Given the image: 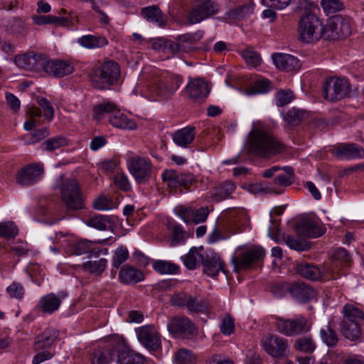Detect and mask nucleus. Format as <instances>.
<instances>
[{
	"label": "nucleus",
	"mask_w": 364,
	"mask_h": 364,
	"mask_svg": "<svg viewBox=\"0 0 364 364\" xmlns=\"http://www.w3.org/2000/svg\"><path fill=\"white\" fill-rule=\"evenodd\" d=\"M107 264V259L100 258L97 260H90L83 263L82 267L87 272L100 275L105 271Z\"/></svg>",
	"instance_id": "37998d69"
},
{
	"label": "nucleus",
	"mask_w": 364,
	"mask_h": 364,
	"mask_svg": "<svg viewBox=\"0 0 364 364\" xmlns=\"http://www.w3.org/2000/svg\"><path fill=\"white\" fill-rule=\"evenodd\" d=\"M67 295L65 291L47 294L40 298L38 308L42 313L50 315L60 309L63 299Z\"/></svg>",
	"instance_id": "dca6fc26"
},
{
	"label": "nucleus",
	"mask_w": 364,
	"mask_h": 364,
	"mask_svg": "<svg viewBox=\"0 0 364 364\" xmlns=\"http://www.w3.org/2000/svg\"><path fill=\"white\" fill-rule=\"evenodd\" d=\"M295 348L304 353H312L315 350L316 346L311 338L303 337L296 341Z\"/></svg>",
	"instance_id": "864d4df0"
},
{
	"label": "nucleus",
	"mask_w": 364,
	"mask_h": 364,
	"mask_svg": "<svg viewBox=\"0 0 364 364\" xmlns=\"http://www.w3.org/2000/svg\"><path fill=\"white\" fill-rule=\"evenodd\" d=\"M173 306H184L190 314L205 312L208 309V302L199 297L193 296L186 293H178L171 298Z\"/></svg>",
	"instance_id": "9b49d317"
},
{
	"label": "nucleus",
	"mask_w": 364,
	"mask_h": 364,
	"mask_svg": "<svg viewBox=\"0 0 364 364\" xmlns=\"http://www.w3.org/2000/svg\"><path fill=\"white\" fill-rule=\"evenodd\" d=\"M263 350L274 358H283L288 355L289 345L287 339L277 335H268L262 340Z\"/></svg>",
	"instance_id": "f8f14e48"
},
{
	"label": "nucleus",
	"mask_w": 364,
	"mask_h": 364,
	"mask_svg": "<svg viewBox=\"0 0 364 364\" xmlns=\"http://www.w3.org/2000/svg\"><path fill=\"white\" fill-rule=\"evenodd\" d=\"M323 30V38L328 40H335L344 38L351 33V26L347 19L341 16H336L329 18Z\"/></svg>",
	"instance_id": "9d476101"
},
{
	"label": "nucleus",
	"mask_w": 364,
	"mask_h": 364,
	"mask_svg": "<svg viewBox=\"0 0 364 364\" xmlns=\"http://www.w3.org/2000/svg\"><path fill=\"white\" fill-rule=\"evenodd\" d=\"M203 264L204 272L210 277L217 276L220 271L224 272V263L217 253L211 252L210 255H206Z\"/></svg>",
	"instance_id": "c85d7f7f"
},
{
	"label": "nucleus",
	"mask_w": 364,
	"mask_h": 364,
	"mask_svg": "<svg viewBox=\"0 0 364 364\" xmlns=\"http://www.w3.org/2000/svg\"><path fill=\"white\" fill-rule=\"evenodd\" d=\"M92 207L95 210L105 211L112 209L114 208V203L112 200L104 196H100L93 200Z\"/></svg>",
	"instance_id": "6e6d98bb"
},
{
	"label": "nucleus",
	"mask_w": 364,
	"mask_h": 364,
	"mask_svg": "<svg viewBox=\"0 0 364 364\" xmlns=\"http://www.w3.org/2000/svg\"><path fill=\"white\" fill-rule=\"evenodd\" d=\"M286 245L291 249L296 251H304L309 249V245L301 240L292 236L287 235L284 237Z\"/></svg>",
	"instance_id": "bf43d9fd"
},
{
	"label": "nucleus",
	"mask_w": 364,
	"mask_h": 364,
	"mask_svg": "<svg viewBox=\"0 0 364 364\" xmlns=\"http://www.w3.org/2000/svg\"><path fill=\"white\" fill-rule=\"evenodd\" d=\"M129 251L125 247H119L114 252L112 257V265L119 268L129 258Z\"/></svg>",
	"instance_id": "8fccbe9b"
},
{
	"label": "nucleus",
	"mask_w": 364,
	"mask_h": 364,
	"mask_svg": "<svg viewBox=\"0 0 364 364\" xmlns=\"http://www.w3.org/2000/svg\"><path fill=\"white\" fill-rule=\"evenodd\" d=\"M46 56L33 53L18 55L14 58L15 64L26 70L38 72L44 70Z\"/></svg>",
	"instance_id": "ddd939ff"
},
{
	"label": "nucleus",
	"mask_w": 364,
	"mask_h": 364,
	"mask_svg": "<svg viewBox=\"0 0 364 364\" xmlns=\"http://www.w3.org/2000/svg\"><path fill=\"white\" fill-rule=\"evenodd\" d=\"M218 10L217 5L210 0H203L196 5L189 14L191 23H198L213 15Z\"/></svg>",
	"instance_id": "a211bd4d"
},
{
	"label": "nucleus",
	"mask_w": 364,
	"mask_h": 364,
	"mask_svg": "<svg viewBox=\"0 0 364 364\" xmlns=\"http://www.w3.org/2000/svg\"><path fill=\"white\" fill-rule=\"evenodd\" d=\"M320 336L322 341L328 347L336 346L338 341L336 332L328 326L320 330Z\"/></svg>",
	"instance_id": "09e8293b"
},
{
	"label": "nucleus",
	"mask_w": 364,
	"mask_h": 364,
	"mask_svg": "<svg viewBox=\"0 0 364 364\" xmlns=\"http://www.w3.org/2000/svg\"><path fill=\"white\" fill-rule=\"evenodd\" d=\"M275 66L282 70L296 71L301 68L299 60L290 55L285 53H274L272 55Z\"/></svg>",
	"instance_id": "4be33fe9"
},
{
	"label": "nucleus",
	"mask_w": 364,
	"mask_h": 364,
	"mask_svg": "<svg viewBox=\"0 0 364 364\" xmlns=\"http://www.w3.org/2000/svg\"><path fill=\"white\" fill-rule=\"evenodd\" d=\"M196 361V355L188 349L181 348L175 353L176 364H195Z\"/></svg>",
	"instance_id": "a18cd8bd"
},
{
	"label": "nucleus",
	"mask_w": 364,
	"mask_h": 364,
	"mask_svg": "<svg viewBox=\"0 0 364 364\" xmlns=\"http://www.w3.org/2000/svg\"><path fill=\"white\" fill-rule=\"evenodd\" d=\"M209 92L208 84L198 78L189 79L184 89L186 95L192 102L198 103L203 102L207 97Z\"/></svg>",
	"instance_id": "4468645a"
},
{
	"label": "nucleus",
	"mask_w": 364,
	"mask_h": 364,
	"mask_svg": "<svg viewBox=\"0 0 364 364\" xmlns=\"http://www.w3.org/2000/svg\"><path fill=\"white\" fill-rule=\"evenodd\" d=\"M141 14L147 21L159 27L166 25V18L161 10L156 6H147L141 9Z\"/></svg>",
	"instance_id": "7c9ffc66"
},
{
	"label": "nucleus",
	"mask_w": 364,
	"mask_h": 364,
	"mask_svg": "<svg viewBox=\"0 0 364 364\" xmlns=\"http://www.w3.org/2000/svg\"><path fill=\"white\" fill-rule=\"evenodd\" d=\"M43 167L33 164L23 167L16 176V182L21 186H28L34 184L42 178Z\"/></svg>",
	"instance_id": "2eb2a0df"
},
{
	"label": "nucleus",
	"mask_w": 364,
	"mask_h": 364,
	"mask_svg": "<svg viewBox=\"0 0 364 364\" xmlns=\"http://www.w3.org/2000/svg\"><path fill=\"white\" fill-rule=\"evenodd\" d=\"M120 77V66L113 60H106L92 68L90 80L92 85L98 90H107L117 83Z\"/></svg>",
	"instance_id": "7ed1b4c3"
},
{
	"label": "nucleus",
	"mask_w": 364,
	"mask_h": 364,
	"mask_svg": "<svg viewBox=\"0 0 364 364\" xmlns=\"http://www.w3.org/2000/svg\"><path fill=\"white\" fill-rule=\"evenodd\" d=\"M241 55L245 62L252 67H256L261 63V58L258 53L251 48H247L242 50Z\"/></svg>",
	"instance_id": "5fc2aeb1"
},
{
	"label": "nucleus",
	"mask_w": 364,
	"mask_h": 364,
	"mask_svg": "<svg viewBox=\"0 0 364 364\" xmlns=\"http://www.w3.org/2000/svg\"><path fill=\"white\" fill-rule=\"evenodd\" d=\"M196 136L195 128L188 126L171 134L174 144L181 148H188L194 141Z\"/></svg>",
	"instance_id": "a878e982"
},
{
	"label": "nucleus",
	"mask_w": 364,
	"mask_h": 364,
	"mask_svg": "<svg viewBox=\"0 0 364 364\" xmlns=\"http://www.w3.org/2000/svg\"><path fill=\"white\" fill-rule=\"evenodd\" d=\"M183 82V77L169 72L157 75L144 91L143 96L150 101L156 102L171 98Z\"/></svg>",
	"instance_id": "f03ea898"
},
{
	"label": "nucleus",
	"mask_w": 364,
	"mask_h": 364,
	"mask_svg": "<svg viewBox=\"0 0 364 364\" xmlns=\"http://www.w3.org/2000/svg\"><path fill=\"white\" fill-rule=\"evenodd\" d=\"M77 42L81 46L88 49L102 48L108 43L104 36L95 35L82 36L77 39Z\"/></svg>",
	"instance_id": "72a5a7b5"
},
{
	"label": "nucleus",
	"mask_w": 364,
	"mask_h": 364,
	"mask_svg": "<svg viewBox=\"0 0 364 364\" xmlns=\"http://www.w3.org/2000/svg\"><path fill=\"white\" fill-rule=\"evenodd\" d=\"M235 190V185L232 181H225L215 188L211 193V198L216 202H220L230 197Z\"/></svg>",
	"instance_id": "c9c22d12"
},
{
	"label": "nucleus",
	"mask_w": 364,
	"mask_h": 364,
	"mask_svg": "<svg viewBox=\"0 0 364 364\" xmlns=\"http://www.w3.org/2000/svg\"><path fill=\"white\" fill-rule=\"evenodd\" d=\"M18 234V228L13 222L0 223V237L11 238Z\"/></svg>",
	"instance_id": "603ef678"
},
{
	"label": "nucleus",
	"mask_w": 364,
	"mask_h": 364,
	"mask_svg": "<svg viewBox=\"0 0 364 364\" xmlns=\"http://www.w3.org/2000/svg\"><path fill=\"white\" fill-rule=\"evenodd\" d=\"M297 272L299 274L310 280H317L322 277V271L315 265L302 263L298 265Z\"/></svg>",
	"instance_id": "e433bc0d"
},
{
	"label": "nucleus",
	"mask_w": 364,
	"mask_h": 364,
	"mask_svg": "<svg viewBox=\"0 0 364 364\" xmlns=\"http://www.w3.org/2000/svg\"><path fill=\"white\" fill-rule=\"evenodd\" d=\"M332 154L339 159L364 158V149L355 144H341L333 148Z\"/></svg>",
	"instance_id": "5701e85b"
},
{
	"label": "nucleus",
	"mask_w": 364,
	"mask_h": 364,
	"mask_svg": "<svg viewBox=\"0 0 364 364\" xmlns=\"http://www.w3.org/2000/svg\"><path fill=\"white\" fill-rule=\"evenodd\" d=\"M178 178L179 173L173 170H166L162 173L164 181L166 182L170 188H177L180 186Z\"/></svg>",
	"instance_id": "680f3d73"
},
{
	"label": "nucleus",
	"mask_w": 364,
	"mask_h": 364,
	"mask_svg": "<svg viewBox=\"0 0 364 364\" xmlns=\"http://www.w3.org/2000/svg\"><path fill=\"white\" fill-rule=\"evenodd\" d=\"M118 360L120 364H146L144 357L132 350L122 352Z\"/></svg>",
	"instance_id": "ea45409f"
},
{
	"label": "nucleus",
	"mask_w": 364,
	"mask_h": 364,
	"mask_svg": "<svg viewBox=\"0 0 364 364\" xmlns=\"http://www.w3.org/2000/svg\"><path fill=\"white\" fill-rule=\"evenodd\" d=\"M169 331L174 334L193 335L196 331V326L187 317H177L168 324Z\"/></svg>",
	"instance_id": "b1692460"
},
{
	"label": "nucleus",
	"mask_w": 364,
	"mask_h": 364,
	"mask_svg": "<svg viewBox=\"0 0 364 364\" xmlns=\"http://www.w3.org/2000/svg\"><path fill=\"white\" fill-rule=\"evenodd\" d=\"M324 29L323 21L313 13L304 14L299 21L298 33L304 43H314L323 38Z\"/></svg>",
	"instance_id": "20e7f679"
},
{
	"label": "nucleus",
	"mask_w": 364,
	"mask_h": 364,
	"mask_svg": "<svg viewBox=\"0 0 364 364\" xmlns=\"http://www.w3.org/2000/svg\"><path fill=\"white\" fill-rule=\"evenodd\" d=\"M59 336V332L55 328H46L36 338L34 348L36 350L50 349Z\"/></svg>",
	"instance_id": "cd10ccee"
},
{
	"label": "nucleus",
	"mask_w": 364,
	"mask_h": 364,
	"mask_svg": "<svg viewBox=\"0 0 364 364\" xmlns=\"http://www.w3.org/2000/svg\"><path fill=\"white\" fill-rule=\"evenodd\" d=\"M185 237L186 232L183 231V228L180 225L174 224L172 227V238L171 245L172 246L177 245L184 240Z\"/></svg>",
	"instance_id": "338daca9"
},
{
	"label": "nucleus",
	"mask_w": 364,
	"mask_h": 364,
	"mask_svg": "<svg viewBox=\"0 0 364 364\" xmlns=\"http://www.w3.org/2000/svg\"><path fill=\"white\" fill-rule=\"evenodd\" d=\"M137 338L146 348L156 350L161 346V339L156 328L151 326H144L136 331Z\"/></svg>",
	"instance_id": "6ab92c4d"
},
{
	"label": "nucleus",
	"mask_w": 364,
	"mask_h": 364,
	"mask_svg": "<svg viewBox=\"0 0 364 364\" xmlns=\"http://www.w3.org/2000/svg\"><path fill=\"white\" fill-rule=\"evenodd\" d=\"M57 237L60 246L63 247L69 254L82 255L86 253H102L108 254L107 249L97 250L95 247V244H104L107 241V238L90 241L85 239H77L72 237L63 235L62 233L58 234Z\"/></svg>",
	"instance_id": "39448f33"
},
{
	"label": "nucleus",
	"mask_w": 364,
	"mask_h": 364,
	"mask_svg": "<svg viewBox=\"0 0 364 364\" xmlns=\"http://www.w3.org/2000/svg\"><path fill=\"white\" fill-rule=\"evenodd\" d=\"M109 122L113 127L118 129L134 130L137 127L134 119L128 118L124 113L119 109L109 114Z\"/></svg>",
	"instance_id": "c756f323"
},
{
	"label": "nucleus",
	"mask_w": 364,
	"mask_h": 364,
	"mask_svg": "<svg viewBox=\"0 0 364 364\" xmlns=\"http://www.w3.org/2000/svg\"><path fill=\"white\" fill-rule=\"evenodd\" d=\"M120 282L125 284H134L141 282L144 279L141 270L129 264L123 266L119 272Z\"/></svg>",
	"instance_id": "bb28decb"
},
{
	"label": "nucleus",
	"mask_w": 364,
	"mask_h": 364,
	"mask_svg": "<svg viewBox=\"0 0 364 364\" xmlns=\"http://www.w3.org/2000/svg\"><path fill=\"white\" fill-rule=\"evenodd\" d=\"M153 269L161 274H176L178 267L168 261L156 260L152 264Z\"/></svg>",
	"instance_id": "c03bdc74"
},
{
	"label": "nucleus",
	"mask_w": 364,
	"mask_h": 364,
	"mask_svg": "<svg viewBox=\"0 0 364 364\" xmlns=\"http://www.w3.org/2000/svg\"><path fill=\"white\" fill-rule=\"evenodd\" d=\"M43 70L50 76L63 77L73 73L74 65L68 60H49L46 58Z\"/></svg>",
	"instance_id": "aec40b11"
},
{
	"label": "nucleus",
	"mask_w": 364,
	"mask_h": 364,
	"mask_svg": "<svg viewBox=\"0 0 364 364\" xmlns=\"http://www.w3.org/2000/svg\"><path fill=\"white\" fill-rule=\"evenodd\" d=\"M129 173L138 183H144L151 177L152 164L149 157L130 154L127 159Z\"/></svg>",
	"instance_id": "6e6552de"
},
{
	"label": "nucleus",
	"mask_w": 364,
	"mask_h": 364,
	"mask_svg": "<svg viewBox=\"0 0 364 364\" xmlns=\"http://www.w3.org/2000/svg\"><path fill=\"white\" fill-rule=\"evenodd\" d=\"M116 353L114 349L97 348L90 355L91 364H109Z\"/></svg>",
	"instance_id": "473e14b6"
},
{
	"label": "nucleus",
	"mask_w": 364,
	"mask_h": 364,
	"mask_svg": "<svg viewBox=\"0 0 364 364\" xmlns=\"http://www.w3.org/2000/svg\"><path fill=\"white\" fill-rule=\"evenodd\" d=\"M117 110H118V109L114 103L109 101H105L95 106L94 117L97 119H100L105 113L112 114L114 111Z\"/></svg>",
	"instance_id": "de8ad7c7"
},
{
	"label": "nucleus",
	"mask_w": 364,
	"mask_h": 364,
	"mask_svg": "<svg viewBox=\"0 0 364 364\" xmlns=\"http://www.w3.org/2000/svg\"><path fill=\"white\" fill-rule=\"evenodd\" d=\"M350 91V84L345 77H333L326 80L323 95L328 101H338L345 97Z\"/></svg>",
	"instance_id": "1a4fd4ad"
},
{
	"label": "nucleus",
	"mask_w": 364,
	"mask_h": 364,
	"mask_svg": "<svg viewBox=\"0 0 364 364\" xmlns=\"http://www.w3.org/2000/svg\"><path fill=\"white\" fill-rule=\"evenodd\" d=\"M35 24L38 26L55 24L57 26H68L69 20L65 17H58L53 15H35L32 16Z\"/></svg>",
	"instance_id": "4c0bfd02"
},
{
	"label": "nucleus",
	"mask_w": 364,
	"mask_h": 364,
	"mask_svg": "<svg viewBox=\"0 0 364 364\" xmlns=\"http://www.w3.org/2000/svg\"><path fill=\"white\" fill-rule=\"evenodd\" d=\"M36 101L43 110L45 119L48 122L52 121L54 117V109L51 103L45 97H38Z\"/></svg>",
	"instance_id": "052dcab7"
},
{
	"label": "nucleus",
	"mask_w": 364,
	"mask_h": 364,
	"mask_svg": "<svg viewBox=\"0 0 364 364\" xmlns=\"http://www.w3.org/2000/svg\"><path fill=\"white\" fill-rule=\"evenodd\" d=\"M270 82L264 78L257 80L254 85L249 87L246 91L247 95L263 94L269 90Z\"/></svg>",
	"instance_id": "49530a36"
},
{
	"label": "nucleus",
	"mask_w": 364,
	"mask_h": 364,
	"mask_svg": "<svg viewBox=\"0 0 364 364\" xmlns=\"http://www.w3.org/2000/svg\"><path fill=\"white\" fill-rule=\"evenodd\" d=\"M343 313L344 318L342 322L358 323V320L364 318V314L362 311L350 304H346L343 306Z\"/></svg>",
	"instance_id": "79ce46f5"
},
{
	"label": "nucleus",
	"mask_w": 364,
	"mask_h": 364,
	"mask_svg": "<svg viewBox=\"0 0 364 364\" xmlns=\"http://www.w3.org/2000/svg\"><path fill=\"white\" fill-rule=\"evenodd\" d=\"M321 4L326 14L336 13L343 9V4L339 0H322Z\"/></svg>",
	"instance_id": "69168bd1"
},
{
	"label": "nucleus",
	"mask_w": 364,
	"mask_h": 364,
	"mask_svg": "<svg viewBox=\"0 0 364 364\" xmlns=\"http://www.w3.org/2000/svg\"><path fill=\"white\" fill-rule=\"evenodd\" d=\"M341 330L343 336L350 341L358 339L361 333L358 322H342Z\"/></svg>",
	"instance_id": "a19ab883"
},
{
	"label": "nucleus",
	"mask_w": 364,
	"mask_h": 364,
	"mask_svg": "<svg viewBox=\"0 0 364 364\" xmlns=\"http://www.w3.org/2000/svg\"><path fill=\"white\" fill-rule=\"evenodd\" d=\"M272 320L276 329L287 336H295L307 333L311 326L310 321L301 315L292 318L274 316Z\"/></svg>",
	"instance_id": "0eeeda50"
},
{
	"label": "nucleus",
	"mask_w": 364,
	"mask_h": 364,
	"mask_svg": "<svg viewBox=\"0 0 364 364\" xmlns=\"http://www.w3.org/2000/svg\"><path fill=\"white\" fill-rule=\"evenodd\" d=\"M247 151L255 156L269 158L285 150V145L277 137L259 128L252 129L245 143Z\"/></svg>",
	"instance_id": "f257e3e1"
},
{
	"label": "nucleus",
	"mask_w": 364,
	"mask_h": 364,
	"mask_svg": "<svg viewBox=\"0 0 364 364\" xmlns=\"http://www.w3.org/2000/svg\"><path fill=\"white\" fill-rule=\"evenodd\" d=\"M220 331L225 336H230L235 331V320L230 315H226L220 325Z\"/></svg>",
	"instance_id": "0e129e2a"
},
{
	"label": "nucleus",
	"mask_w": 364,
	"mask_h": 364,
	"mask_svg": "<svg viewBox=\"0 0 364 364\" xmlns=\"http://www.w3.org/2000/svg\"><path fill=\"white\" fill-rule=\"evenodd\" d=\"M68 144L67 138L61 136H57L49 138L41 143V149L43 151H53Z\"/></svg>",
	"instance_id": "58836bf2"
},
{
	"label": "nucleus",
	"mask_w": 364,
	"mask_h": 364,
	"mask_svg": "<svg viewBox=\"0 0 364 364\" xmlns=\"http://www.w3.org/2000/svg\"><path fill=\"white\" fill-rule=\"evenodd\" d=\"M203 38V32L197 31L196 33H185L177 37L178 41L183 48V53L191 51L193 46L199 42Z\"/></svg>",
	"instance_id": "f704fd0d"
},
{
	"label": "nucleus",
	"mask_w": 364,
	"mask_h": 364,
	"mask_svg": "<svg viewBox=\"0 0 364 364\" xmlns=\"http://www.w3.org/2000/svg\"><path fill=\"white\" fill-rule=\"evenodd\" d=\"M282 288L284 292L288 291L291 296L299 302H306L316 296L314 289L303 283L282 284ZM284 294H281V296Z\"/></svg>",
	"instance_id": "f3484780"
},
{
	"label": "nucleus",
	"mask_w": 364,
	"mask_h": 364,
	"mask_svg": "<svg viewBox=\"0 0 364 364\" xmlns=\"http://www.w3.org/2000/svg\"><path fill=\"white\" fill-rule=\"evenodd\" d=\"M176 214L186 223H193V208L178 205L175 208Z\"/></svg>",
	"instance_id": "e2e57ef3"
},
{
	"label": "nucleus",
	"mask_w": 364,
	"mask_h": 364,
	"mask_svg": "<svg viewBox=\"0 0 364 364\" xmlns=\"http://www.w3.org/2000/svg\"><path fill=\"white\" fill-rule=\"evenodd\" d=\"M6 292L11 299L21 300L23 298L25 290L21 284L14 282L7 287Z\"/></svg>",
	"instance_id": "4d7b16f0"
},
{
	"label": "nucleus",
	"mask_w": 364,
	"mask_h": 364,
	"mask_svg": "<svg viewBox=\"0 0 364 364\" xmlns=\"http://www.w3.org/2000/svg\"><path fill=\"white\" fill-rule=\"evenodd\" d=\"M60 184L58 188L60 191L62 201L68 210H81L85 207V200L78 182L74 178L60 177Z\"/></svg>",
	"instance_id": "423d86ee"
},
{
	"label": "nucleus",
	"mask_w": 364,
	"mask_h": 364,
	"mask_svg": "<svg viewBox=\"0 0 364 364\" xmlns=\"http://www.w3.org/2000/svg\"><path fill=\"white\" fill-rule=\"evenodd\" d=\"M297 230L301 235L309 237H318L323 234V230L318 223L309 218L299 220Z\"/></svg>",
	"instance_id": "393cba45"
},
{
	"label": "nucleus",
	"mask_w": 364,
	"mask_h": 364,
	"mask_svg": "<svg viewBox=\"0 0 364 364\" xmlns=\"http://www.w3.org/2000/svg\"><path fill=\"white\" fill-rule=\"evenodd\" d=\"M293 93L290 90H281L277 92L276 95V104L282 107L290 103L293 99Z\"/></svg>",
	"instance_id": "774afa93"
},
{
	"label": "nucleus",
	"mask_w": 364,
	"mask_h": 364,
	"mask_svg": "<svg viewBox=\"0 0 364 364\" xmlns=\"http://www.w3.org/2000/svg\"><path fill=\"white\" fill-rule=\"evenodd\" d=\"M264 250L261 247H253L244 252L240 257H234L232 261L238 269L250 267L254 262L264 257Z\"/></svg>",
	"instance_id": "412c9836"
},
{
	"label": "nucleus",
	"mask_w": 364,
	"mask_h": 364,
	"mask_svg": "<svg viewBox=\"0 0 364 364\" xmlns=\"http://www.w3.org/2000/svg\"><path fill=\"white\" fill-rule=\"evenodd\" d=\"M305 117L303 111L293 108L284 114V119L290 125L299 124Z\"/></svg>",
	"instance_id": "3c124183"
},
{
	"label": "nucleus",
	"mask_w": 364,
	"mask_h": 364,
	"mask_svg": "<svg viewBox=\"0 0 364 364\" xmlns=\"http://www.w3.org/2000/svg\"><path fill=\"white\" fill-rule=\"evenodd\" d=\"M203 250V247H200L199 249L194 247L191 248L188 252L181 257L187 269L191 270L195 269L198 265L203 263L205 258L200 252Z\"/></svg>",
	"instance_id": "2f4dec72"
},
{
	"label": "nucleus",
	"mask_w": 364,
	"mask_h": 364,
	"mask_svg": "<svg viewBox=\"0 0 364 364\" xmlns=\"http://www.w3.org/2000/svg\"><path fill=\"white\" fill-rule=\"evenodd\" d=\"M109 223V220L107 216L98 215L91 218L88 220L87 225L99 230H105Z\"/></svg>",
	"instance_id": "13d9d810"
}]
</instances>
